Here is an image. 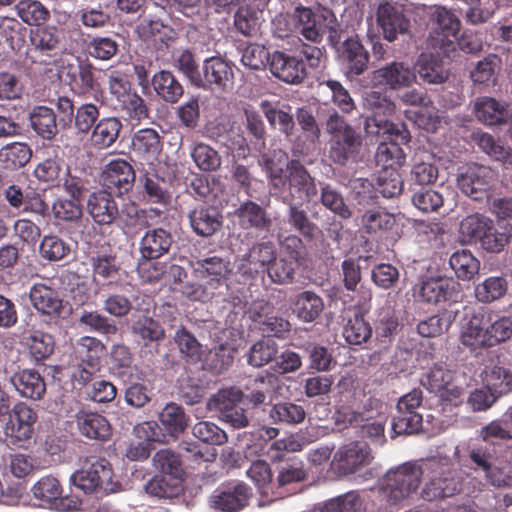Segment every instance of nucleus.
<instances>
[{
    "label": "nucleus",
    "instance_id": "f257e3e1",
    "mask_svg": "<svg viewBox=\"0 0 512 512\" xmlns=\"http://www.w3.org/2000/svg\"><path fill=\"white\" fill-rule=\"evenodd\" d=\"M371 110L366 119V130L369 133L387 136L388 142H381L376 151V163L382 168L397 169L405 161V153L401 145L410 140V133L404 123H393L389 120L395 112V104L378 91H372L365 98Z\"/></svg>",
    "mask_w": 512,
    "mask_h": 512
},
{
    "label": "nucleus",
    "instance_id": "f03ea898",
    "mask_svg": "<svg viewBox=\"0 0 512 512\" xmlns=\"http://www.w3.org/2000/svg\"><path fill=\"white\" fill-rule=\"evenodd\" d=\"M265 167L274 189L280 192L283 203L304 205L317 198L316 179L299 160H289L285 171L272 160H267Z\"/></svg>",
    "mask_w": 512,
    "mask_h": 512
},
{
    "label": "nucleus",
    "instance_id": "7ed1b4c3",
    "mask_svg": "<svg viewBox=\"0 0 512 512\" xmlns=\"http://www.w3.org/2000/svg\"><path fill=\"white\" fill-rule=\"evenodd\" d=\"M512 337V318L491 309H479L462 325L461 343L472 351L496 346Z\"/></svg>",
    "mask_w": 512,
    "mask_h": 512
},
{
    "label": "nucleus",
    "instance_id": "20e7f679",
    "mask_svg": "<svg viewBox=\"0 0 512 512\" xmlns=\"http://www.w3.org/2000/svg\"><path fill=\"white\" fill-rule=\"evenodd\" d=\"M424 483L420 497L425 501L442 500L462 490L463 478L460 470L449 456H433L418 464Z\"/></svg>",
    "mask_w": 512,
    "mask_h": 512
},
{
    "label": "nucleus",
    "instance_id": "39448f33",
    "mask_svg": "<svg viewBox=\"0 0 512 512\" xmlns=\"http://www.w3.org/2000/svg\"><path fill=\"white\" fill-rule=\"evenodd\" d=\"M421 484V471L416 462H405L389 469L379 480V494L389 506L409 505Z\"/></svg>",
    "mask_w": 512,
    "mask_h": 512
},
{
    "label": "nucleus",
    "instance_id": "423d86ee",
    "mask_svg": "<svg viewBox=\"0 0 512 512\" xmlns=\"http://www.w3.org/2000/svg\"><path fill=\"white\" fill-rule=\"evenodd\" d=\"M326 132L329 135L328 157L336 165L345 166L357 158L362 147V136L344 117L337 112L326 120Z\"/></svg>",
    "mask_w": 512,
    "mask_h": 512
},
{
    "label": "nucleus",
    "instance_id": "0eeeda50",
    "mask_svg": "<svg viewBox=\"0 0 512 512\" xmlns=\"http://www.w3.org/2000/svg\"><path fill=\"white\" fill-rule=\"evenodd\" d=\"M325 19L315 14L309 7L299 5L294 11L276 19V24H285L284 33L280 37H287L289 34L297 33L306 40L313 43H320L326 33Z\"/></svg>",
    "mask_w": 512,
    "mask_h": 512
},
{
    "label": "nucleus",
    "instance_id": "6e6552de",
    "mask_svg": "<svg viewBox=\"0 0 512 512\" xmlns=\"http://www.w3.org/2000/svg\"><path fill=\"white\" fill-rule=\"evenodd\" d=\"M113 471L108 460L99 456L80 458V467L70 476V483L85 494L98 492L112 479Z\"/></svg>",
    "mask_w": 512,
    "mask_h": 512
},
{
    "label": "nucleus",
    "instance_id": "1a4fd4ad",
    "mask_svg": "<svg viewBox=\"0 0 512 512\" xmlns=\"http://www.w3.org/2000/svg\"><path fill=\"white\" fill-rule=\"evenodd\" d=\"M243 398L244 393L237 387L222 388L209 398L207 409L233 428H244L249 420L245 410L239 406Z\"/></svg>",
    "mask_w": 512,
    "mask_h": 512
},
{
    "label": "nucleus",
    "instance_id": "9d476101",
    "mask_svg": "<svg viewBox=\"0 0 512 512\" xmlns=\"http://www.w3.org/2000/svg\"><path fill=\"white\" fill-rule=\"evenodd\" d=\"M28 58L33 64L45 66L46 71H51L49 66L57 63L60 56V35L54 26H38L30 31V48Z\"/></svg>",
    "mask_w": 512,
    "mask_h": 512
},
{
    "label": "nucleus",
    "instance_id": "9b49d317",
    "mask_svg": "<svg viewBox=\"0 0 512 512\" xmlns=\"http://www.w3.org/2000/svg\"><path fill=\"white\" fill-rule=\"evenodd\" d=\"M4 435L8 444L25 448L30 443L38 420L36 411L24 402H17L7 414Z\"/></svg>",
    "mask_w": 512,
    "mask_h": 512
},
{
    "label": "nucleus",
    "instance_id": "f8f14e48",
    "mask_svg": "<svg viewBox=\"0 0 512 512\" xmlns=\"http://www.w3.org/2000/svg\"><path fill=\"white\" fill-rule=\"evenodd\" d=\"M475 469L484 472L486 481L495 488H512V461L499 459L488 447L472 449L469 455Z\"/></svg>",
    "mask_w": 512,
    "mask_h": 512
},
{
    "label": "nucleus",
    "instance_id": "ddd939ff",
    "mask_svg": "<svg viewBox=\"0 0 512 512\" xmlns=\"http://www.w3.org/2000/svg\"><path fill=\"white\" fill-rule=\"evenodd\" d=\"M454 372L443 365H434L423 374L421 384L438 395L443 402L458 406L463 402L464 390L454 383Z\"/></svg>",
    "mask_w": 512,
    "mask_h": 512
},
{
    "label": "nucleus",
    "instance_id": "4468645a",
    "mask_svg": "<svg viewBox=\"0 0 512 512\" xmlns=\"http://www.w3.org/2000/svg\"><path fill=\"white\" fill-rule=\"evenodd\" d=\"M376 23L384 39L393 42L399 35L405 34L410 26V20L404 13L403 5L383 0L379 3L376 13Z\"/></svg>",
    "mask_w": 512,
    "mask_h": 512
},
{
    "label": "nucleus",
    "instance_id": "2eb2a0df",
    "mask_svg": "<svg viewBox=\"0 0 512 512\" xmlns=\"http://www.w3.org/2000/svg\"><path fill=\"white\" fill-rule=\"evenodd\" d=\"M252 496L251 488L243 482L222 484L209 498L210 507L221 512H239Z\"/></svg>",
    "mask_w": 512,
    "mask_h": 512
},
{
    "label": "nucleus",
    "instance_id": "dca6fc26",
    "mask_svg": "<svg viewBox=\"0 0 512 512\" xmlns=\"http://www.w3.org/2000/svg\"><path fill=\"white\" fill-rule=\"evenodd\" d=\"M370 449L364 442L353 441L342 445L334 453L331 468L339 476H347L369 463Z\"/></svg>",
    "mask_w": 512,
    "mask_h": 512
},
{
    "label": "nucleus",
    "instance_id": "f3484780",
    "mask_svg": "<svg viewBox=\"0 0 512 512\" xmlns=\"http://www.w3.org/2000/svg\"><path fill=\"white\" fill-rule=\"evenodd\" d=\"M459 293L460 284L452 278H429L413 287L415 300L424 303L455 301Z\"/></svg>",
    "mask_w": 512,
    "mask_h": 512
},
{
    "label": "nucleus",
    "instance_id": "a211bd4d",
    "mask_svg": "<svg viewBox=\"0 0 512 512\" xmlns=\"http://www.w3.org/2000/svg\"><path fill=\"white\" fill-rule=\"evenodd\" d=\"M233 64L220 56H213L203 61L198 88L224 91L233 83Z\"/></svg>",
    "mask_w": 512,
    "mask_h": 512
},
{
    "label": "nucleus",
    "instance_id": "6ab92c4d",
    "mask_svg": "<svg viewBox=\"0 0 512 512\" xmlns=\"http://www.w3.org/2000/svg\"><path fill=\"white\" fill-rule=\"evenodd\" d=\"M492 178L493 171L489 167L473 164L458 176L457 185L465 195L480 201L487 196Z\"/></svg>",
    "mask_w": 512,
    "mask_h": 512
},
{
    "label": "nucleus",
    "instance_id": "aec40b11",
    "mask_svg": "<svg viewBox=\"0 0 512 512\" xmlns=\"http://www.w3.org/2000/svg\"><path fill=\"white\" fill-rule=\"evenodd\" d=\"M337 54L348 76H359L368 68L369 53L357 35L345 39L337 48Z\"/></svg>",
    "mask_w": 512,
    "mask_h": 512
},
{
    "label": "nucleus",
    "instance_id": "412c9836",
    "mask_svg": "<svg viewBox=\"0 0 512 512\" xmlns=\"http://www.w3.org/2000/svg\"><path fill=\"white\" fill-rule=\"evenodd\" d=\"M192 268L196 277L208 279L206 283L214 291L226 286V280L231 273L230 262L217 255L196 259L192 262Z\"/></svg>",
    "mask_w": 512,
    "mask_h": 512
},
{
    "label": "nucleus",
    "instance_id": "4be33fe9",
    "mask_svg": "<svg viewBox=\"0 0 512 512\" xmlns=\"http://www.w3.org/2000/svg\"><path fill=\"white\" fill-rule=\"evenodd\" d=\"M134 180L133 167L123 159L110 161L101 175L105 190L118 195L128 192L132 188Z\"/></svg>",
    "mask_w": 512,
    "mask_h": 512
},
{
    "label": "nucleus",
    "instance_id": "5701e85b",
    "mask_svg": "<svg viewBox=\"0 0 512 512\" xmlns=\"http://www.w3.org/2000/svg\"><path fill=\"white\" fill-rule=\"evenodd\" d=\"M192 231L200 237L215 235L223 225V216L217 207L212 205H197L188 213Z\"/></svg>",
    "mask_w": 512,
    "mask_h": 512
},
{
    "label": "nucleus",
    "instance_id": "b1692460",
    "mask_svg": "<svg viewBox=\"0 0 512 512\" xmlns=\"http://www.w3.org/2000/svg\"><path fill=\"white\" fill-rule=\"evenodd\" d=\"M79 433L89 439L106 442L112 436V427L107 418L97 412L81 410L75 415Z\"/></svg>",
    "mask_w": 512,
    "mask_h": 512
},
{
    "label": "nucleus",
    "instance_id": "393cba45",
    "mask_svg": "<svg viewBox=\"0 0 512 512\" xmlns=\"http://www.w3.org/2000/svg\"><path fill=\"white\" fill-rule=\"evenodd\" d=\"M270 70L275 77L289 84L301 83L306 77L303 61L280 51L272 54Z\"/></svg>",
    "mask_w": 512,
    "mask_h": 512
},
{
    "label": "nucleus",
    "instance_id": "a878e982",
    "mask_svg": "<svg viewBox=\"0 0 512 512\" xmlns=\"http://www.w3.org/2000/svg\"><path fill=\"white\" fill-rule=\"evenodd\" d=\"M87 211L98 225L112 224L119 214V209L112 193L105 189L93 192L89 196Z\"/></svg>",
    "mask_w": 512,
    "mask_h": 512
},
{
    "label": "nucleus",
    "instance_id": "bb28decb",
    "mask_svg": "<svg viewBox=\"0 0 512 512\" xmlns=\"http://www.w3.org/2000/svg\"><path fill=\"white\" fill-rule=\"evenodd\" d=\"M140 240V253L144 260H155L167 254L172 246V234L163 228H146Z\"/></svg>",
    "mask_w": 512,
    "mask_h": 512
},
{
    "label": "nucleus",
    "instance_id": "cd10ccee",
    "mask_svg": "<svg viewBox=\"0 0 512 512\" xmlns=\"http://www.w3.org/2000/svg\"><path fill=\"white\" fill-rule=\"evenodd\" d=\"M474 113L478 121L485 125H504L508 121L509 104L493 97L482 96L474 103Z\"/></svg>",
    "mask_w": 512,
    "mask_h": 512
},
{
    "label": "nucleus",
    "instance_id": "c85d7f7f",
    "mask_svg": "<svg viewBox=\"0 0 512 512\" xmlns=\"http://www.w3.org/2000/svg\"><path fill=\"white\" fill-rule=\"evenodd\" d=\"M234 214L244 230L268 231L272 223L266 210L251 200L241 203Z\"/></svg>",
    "mask_w": 512,
    "mask_h": 512
},
{
    "label": "nucleus",
    "instance_id": "c756f323",
    "mask_svg": "<svg viewBox=\"0 0 512 512\" xmlns=\"http://www.w3.org/2000/svg\"><path fill=\"white\" fill-rule=\"evenodd\" d=\"M32 305L42 314L59 317L63 310V300L58 292L42 283L34 284L29 293Z\"/></svg>",
    "mask_w": 512,
    "mask_h": 512
},
{
    "label": "nucleus",
    "instance_id": "7c9ffc66",
    "mask_svg": "<svg viewBox=\"0 0 512 512\" xmlns=\"http://www.w3.org/2000/svg\"><path fill=\"white\" fill-rule=\"evenodd\" d=\"M89 264L95 282L112 283L120 278L121 264L116 254L97 252L89 257Z\"/></svg>",
    "mask_w": 512,
    "mask_h": 512
},
{
    "label": "nucleus",
    "instance_id": "2f4dec72",
    "mask_svg": "<svg viewBox=\"0 0 512 512\" xmlns=\"http://www.w3.org/2000/svg\"><path fill=\"white\" fill-rule=\"evenodd\" d=\"M11 382L24 398L39 400L46 392L44 378L34 369H24L15 373L11 377Z\"/></svg>",
    "mask_w": 512,
    "mask_h": 512
},
{
    "label": "nucleus",
    "instance_id": "473e14b6",
    "mask_svg": "<svg viewBox=\"0 0 512 512\" xmlns=\"http://www.w3.org/2000/svg\"><path fill=\"white\" fill-rule=\"evenodd\" d=\"M132 149L146 161L156 160L163 149L162 138L153 128H142L132 136Z\"/></svg>",
    "mask_w": 512,
    "mask_h": 512
},
{
    "label": "nucleus",
    "instance_id": "72a5a7b5",
    "mask_svg": "<svg viewBox=\"0 0 512 512\" xmlns=\"http://www.w3.org/2000/svg\"><path fill=\"white\" fill-rule=\"evenodd\" d=\"M30 126L44 140H52L58 134V121L54 110L37 105L29 113Z\"/></svg>",
    "mask_w": 512,
    "mask_h": 512
},
{
    "label": "nucleus",
    "instance_id": "f704fd0d",
    "mask_svg": "<svg viewBox=\"0 0 512 512\" xmlns=\"http://www.w3.org/2000/svg\"><path fill=\"white\" fill-rule=\"evenodd\" d=\"M32 492L35 498L48 503L59 500L67 510L76 509L80 505L78 500H69L67 497H62L63 489L60 482L52 476L42 477L33 485Z\"/></svg>",
    "mask_w": 512,
    "mask_h": 512
},
{
    "label": "nucleus",
    "instance_id": "c9c22d12",
    "mask_svg": "<svg viewBox=\"0 0 512 512\" xmlns=\"http://www.w3.org/2000/svg\"><path fill=\"white\" fill-rule=\"evenodd\" d=\"M395 223L394 214L381 206L368 208L360 216V227L368 235L386 232L392 229Z\"/></svg>",
    "mask_w": 512,
    "mask_h": 512
},
{
    "label": "nucleus",
    "instance_id": "e433bc0d",
    "mask_svg": "<svg viewBox=\"0 0 512 512\" xmlns=\"http://www.w3.org/2000/svg\"><path fill=\"white\" fill-rule=\"evenodd\" d=\"M122 127V122L117 117L100 119L91 132V145L99 150L111 147L118 139Z\"/></svg>",
    "mask_w": 512,
    "mask_h": 512
},
{
    "label": "nucleus",
    "instance_id": "4c0bfd02",
    "mask_svg": "<svg viewBox=\"0 0 512 512\" xmlns=\"http://www.w3.org/2000/svg\"><path fill=\"white\" fill-rule=\"evenodd\" d=\"M156 94L165 102L174 104L183 96L184 88L176 76L168 70L155 73L151 79Z\"/></svg>",
    "mask_w": 512,
    "mask_h": 512
},
{
    "label": "nucleus",
    "instance_id": "58836bf2",
    "mask_svg": "<svg viewBox=\"0 0 512 512\" xmlns=\"http://www.w3.org/2000/svg\"><path fill=\"white\" fill-rule=\"evenodd\" d=\"M375 79L392 89L408 86L414 79V72L401 62H392L375 71Z\"/></svg>",
    "mask_w": 512,
    "mask_h": 512
},
{
    "label": "nucleus",
    "instance_id": "ea45409f",
    "mask_svg": "<svg viewBox=\"0 0 512 512\" xmlns=\"http://www.w3.org/2000/svg\"><path fill=\"white\" fill-rule=\"evenodd\" d=\"M31 157L32 149L24 142H12L0 149V165L4 169L22 168L30 161Z\"/></svg>",
    "mask_w": 512,
    "mask_h": 512
},
{
    "label": "nucleus",
    "instance_id": "a19ab883",
    "mask_svg": "<svg viewBox=\"0 0 512 512\" xmlns=\"http://www.w3.org/2000/svg\"><path fill=\"white\" fill-rule=\"evenodd\" d=\"M324 309L322 298L313 291H303L296 297L294 312L303 322H313Z\"/></svg>",
    "mask_w": 512,
    "mask_h": 512
},
{
    "label": "nucleus",
    "instance_id": "79ce46f5",
    "mask_svg": "<svg viewBox=\"0 0 512 512\" xmlns=\"http://www.w3.org/2000/svg\"><path fill=\"white\" fill-rule=\"evenodd\" d=\"M66 166L64 159L55 155L38 163L33 173L40 182L46 183L51 187H58L60 186L62 174Z\"/></svg>",
    "mask_w": 512,
    "mask_h": 512
},
{
    "label": "nucleus",
    "instance_id": "37998d69",
    "mask_svg": "<svg viewBox=\"0 0 512 512\" xmlns=\"http://www.w3.org/2000/svg\"><path fill=\"white\" fill-rule=\"evenodd\" d=\"M492 220L482 214H471L463 218L459 225V235L463 243L476 244L480 241Z\"/></svg>",
    "mask_w": 512,
    "mask_h": 512
},
{
    "label": "nucleus",
    "instance_id": "c03bdc74",
    "mask_svg": "<svg viewBox=\"0 0 512 512\" xmlns=\"http://www.w3.org/2000/svg\"><path fill=\"white\" fill-rule=\"evenodd\" d=\"M159 421L163 429L173 437H178L188 426V417L184 409L176 404L169 403L159 414Z\"/></svg>",
    "mask_w": 512,
    "mask_h": 512
},
{
    "label": "nucleus",
    "instance_id": "a18cd8bd",
    "mask_svg": "<svg viewBox=\"0 0 512 512\" xmlns=\"http://www.w3.org/2000/svg\"><path fill=\"white\" fill-rule=\"evenodd\" d=\"M153 213L155 216L159 215V212H156L153 209H140L139 206L134 202H129L123 205L121 211H119L118 216L125 228L129 230L141 228L144 229L151 227V219L153 218Z\"/></svg>",
    "mask_w": 512,
    "mask_h": 512
},
{
    "label": "nucleus",
    "instance_id": "49530a36",
    "mask_svg": "<svg viewBox=\"0 0 512 512\" xmlns=\"http://www.w3.org/2000/svg\"><path fill=\"white\" fill-rule=\"evenodd\" d=\"M145 491L152 497L171 499L182 492V481L177 477L155 475L145 485Z\"/></svg>",
    "mask_w": 512,
    "mask_h": 512
},
{
    "label": "nucleus",
    "instance_id": "de8ad7c7",
    "mask_svg": "<svg viewBox=\"0 0 512 512\" xmlns=\"http://www.w3.org/2000/svg\"><path fill=\"white\" fill-rule=\"evenodd\" d=\"M288 205L287 222L295 231L305 239L312 240L319 232L318 226L312 222L307 212L298 203H286Z\"/></svg>",
    "mask_w": 512,
    "mask_h": 512
},
{
    "label": "nucleus",
    "instance_id": "09e8293b",
    "mask_svg": "<svg viewBox=\"0 0 512 512\" xmlns=\"http://www.w3.org/2000/svg\"><path fill=\"white\" fill-rule=\"evenodd\" d=\"M105 351V346L97 338L84 336L77 345V357L81 360L82 364L92 370H99L101 364V357Z\"/></svg>",
    "mask_w": 512,
    "mask_h": 512
},
{
    "label": "nucleus",
    "instance_id": "8fccbe9b",
    "mask_svg": "<svg viewBox=\"0 0 512 512\" xmlns=\"http://www.w3.org/2000/svg\"><path fill=\"white\" fill-rule=\"evenodd\" d=\"M474 140L483 152L501 162L505 168L512 169V149L510 147L496 142L492 135L485 132L474 134Z\"/></svg>",
    "mask_w": 512,
    "mask_h": 512
},
{
    "label": "nucleus",
    "instance_id": "3c124183",
    "mask_svg": "<svg viewBox=\"0 0 512 512\" xmlns=\"http://www.w3.org/2000/svg\"><path fill=\"white\" fill-rule=\"evenodd\" d=\"M126 120L139 124L149 118V109L144 99L136 91L128 93L124 99L115 104Z\"/></svg>",
    "mask_w": 512,
    "mask_h": 512
},
{
    "label": "nucleus",
    "instance_id": "603ef678",
    "mask_svg": "<svg viewBox=\"0 0 512 512\" xmlns=\"http://www.w3.org/2000/svg\"><path fill=\"white\" fill-rule=\"evenodd\" d=\"M97 70L88 60L79 61L77 74L71 79V85L80 94H89L100 90V83L97 78Z\"/></svg>",
    "mask_w": 512,
    "mask_h": 512
},
{
    "label": "nucleus",
    "instance_id": "864d4df0",
    "mask_svg": "<svg viewBox=\"0 0 512 512\" xmlns=\"http://www.w3.org/2000/svg\"><path fill=\"white\" fill-rule=\"evenodd\" d=\"M419 77L430 84H440L448 79V71L443 62L434 55L422 54L418 61Z\"/></svg>",
    "mask_w": 512,
    "mask_h": 512
},
{
    "label": "nucleus",
    "instance_id": "5fc2aeb1",
    "mask_svg": "<svg viewBox=\"0 0 512 512\" xmlns=\"http://www.w3.org/2000/svg\"><path fill=\"white\" fill-rule=\"evenodd\" d=\"M83 199L58 197L52 204L53 218L60 222L77 223L83 216Z\"/></svg>",
    "mask_w": 512,
    "mask_h": 512
},
{
    "label": "nucleus",
    "instance_id": "6e6d98bb",
    "mask_svg": "<svg viewBox=\"0 0 512 512\" xmlns=\"http://www.w3.org/2000/svg\"><path fill=\"white\" fill-rule=\"evenodd\" d=\"M450 267L461 280H471L480 269V262L466 249L454 252L449 259Z\"/></svg>",
    "mask_w": 512,
    "mask_h": 512
},
{
    "label": "nucleus",
    "instance_id": "4d7b16f0",
    "mask_svg": "<svg viewBox=\"0 0 512 512\" xmlns=\"http://www.w3.org/2000/svg\"><path fill=\"white\" fill-rule=\"evenodd\" d=\"M372 336V327L364 315L355 313L343 328V337L351 345L366 343Z\"/></svg>",
    "mask_w": 512,
    "mask_h": 512
},
{
    "label": "nucleus",
    "instance_id": "13d9d810",
    "mask_svg": "<svg viewBox=\"0 0 512 512\" xmlns=\"http://www.w3.org/2000/svg\"><path fill=\"white\" fill-rule=\"evenodd\" d=\"M262 11L250 5L240 6L234 15V25L244 36H255L260 28Z\"/></svg>",
    "mask_w": 512,
    "mask_h": 512
},
{
    "label": "nucleus",
    "instance_id": "bf43d9fd",
    "mask_svg": "<svg viewBox=\"0 0 512 512\" xmlns=\"http://www.w3.org/2000/svg\"><path fill=\"white\" fill-rule=\"evenodd\" d=\"M145 199L154 204L167 205L170 202V194L163 178L157 174H145L140 177Z\"/></svg>",
    "mask_w": 512,
    "mask_h": 512
},
{
    "label": "nucleus",
    "instance_id": "052dcab7",
    "mask_svg": "<svg viewBox=\"0 0 512 512\" xmlns=\"http://www.w3.org/2000/svg\"><path fill=\"white\" fill-rule=\"evenodd\" d=\"M482 381L489 391L503 394L512 386V373L502 366H486L482 373Z\"/></svg>",
    "mask_w": 512,
    "mask_h": 512
},
{
    "label": "nucleus",
    "instance_id": "680f3d73",
    "mask_svg": "<svg viewBox=\"0 0 512 512\" xmlns=\"http://www.w3.org/2000/svg\"><path fill=\"white\" fill-rule=\"evenodd\" d=\"M508 289L505 278L491 276L475 287V297L481 303H491L502 298Z\"/></svg>",
    "mask_w": 512,
    "mask_h": 512
},
{
    "label": "nucleus",
    "instance_id": "e2e57ef3",
    "mask_svg": "<svg viewBox=\"0 0 512 512\" xmlns=\"http://www.w3.org/2000/svg\"><path fill=\"white\" fill-rule=\"evenodd\" d=\"M190 155L196 166L204 172H213L220 168L221 157L219 153L203 142L194 143Z\"/></svg>",
    "mask_w": 512,
    "mask_h": 512
},
{
    "label": "nucleus",
    "instance_id": "0e129e2a",
    "mask_svg": "<svg viewBox=\"0 0 512 512\" xmlns=\"http://www.w3.org/2000/svg\"><path fill=\"white\" fill-rule=\"evenodd\" d=\"M153 465L167 477H177L182 481L184 470L180 455L171 449H160L153 456Z\"/></svg>",
    "mask_w": 512,
    "mask_h": 512
},
{
    "label": "nucleus",
    "instance_id": "69168bd1",
    "mask_svg": "<svg viewBox=\"0 0 512 512\" xmlns=\"http://www.w3.org/2000/svg\"><path fill=\"white\" fill-rule=\"evenodd\" d=\"M15 10L20 19L28 25L39 26L50 16L49 10L36 0H20L15 5Z\"/></svg>",
    "mask_w": 512,
    "mask_h": 512
},
{
    "label": "nucleus",
    "instance_id": "338daca9",
    "mask_svg": "<svg viewBox=\"0 0 512 512\" xmlns=\"http://www.w3.org/2000/svg\"><path fill=\"white\" fill-rule=\"evenodd\" d=\"M84 176L85 172L83 170L66 166L60 184L70 197L83 199L88 191V180Z\"/></svg>",
    "mask_w": 512,
    "mask_h": 512
},
{
    "label": "nucleus",
    "instance_id": "774afa93",
    "mask_svg": "<svg viewBox=\"0 0 512 512\" xmlns=\"http://www.w3.org/2000/svg\"><path fill=\"white\" fill-rule=\"evenodd\" d=\"M363 499L357 491H349L343 495L326 501L321 512H363Z\"/></svg>",
    "mask_w": 512,
    "mask_h": 512
}]
</instances>
